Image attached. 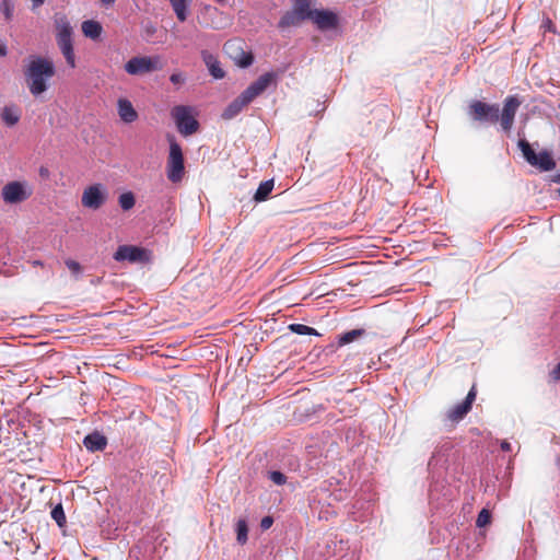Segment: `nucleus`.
<instances>
[{
	"mask_svg": "<svg viewBox=\"0 0 560 560\" xmlns=\"http://www.w3.org/2000/svg\"><path fill=\"white\" fill-rule=\"evenodd\" d=\"M305 20H307V19L304 18L296 10L292 9L291 11L285 12L281 16L278 26L280 28H287V27H290V26H296V25H299L301 22H303Z\"/></svg>",
	"mask_w": 560,
	"mask_h": 560,
	"instance_id": "a211bd4d",
	"label": "nucleus"
},
{
	"mask_svg": "<svg viewBox=\"0 0 560 560\" xmlns=\"http://www.w3.org/2000/svg\"><path fill=\"white\" fill-rule=\"evenodd\" d=\"M201 57H202V60H203V62L206 63L207 67H210L211 63L213 65L218 60L217 57L213 56L208 50H202L201 51Z\"/></svg>",
	"mask_w": 560,
	"mask_h": 560,
	"instance_id": "e433bc0d",
	"label": "nucleus"
},
{
	"mask_svg": "<svg viewBox=\"0 0 560 560\" xmlns=\"http://www.w3.org/2000/svg\"><path fill=\"white\" fill-rule=\"evenodd\" d=\"M199 23L211 30H223L231 24L229 16H225L222 11L210 4H205L201 8Z\"/></svg>",
	"mask_w": 560,
	"mask_h": 560,
	"instance_id": "0eeeda50",
	"label": "nucleus"
},
{
	"mask_svg": "<svg viewBox=\"0 0 560 560\" xmlns=\"http://www.w3.org/2000/svg\"><path fill=\"white\" fill-rule=\"evenodd\" d=\"M66 266L74 275H78V273L81 272V265L78 261L73 260V259H67L66 260Z\"/></svg>",
	"mask_w": 560,
	"mask_h": 560,
	"instance_id": "4c0bfd02",
	"label": "nucleus"
},
{
	"mask_svg": "<svg viewBox=\"0 0 560 560\" xmlns=\"http://www.w3.org/2000/svg\"><path fill=\"white\" fill-rule=\"evenodd\" d=\"M518 147L522 150V153L526 161L532 165L536 163V153L532 149L530 144L526 140H520Z\"/></svg>",
	"mask_w": 560,
	"mask_h": 560,
	"instance_id": "cd10ccee",
	"label": "nucleus"
},
{
	"mask_svg": "<svg viewBox=\"0 0 560 560\" xmlns=\"http://www.w3.org/2000/svg\"><path fill=\"white\" fill-rule=\"evenodd\" d=\"M501 450L503 452H510L512 450V446H511V444L508 441H502L501 442Z\"/></svg>",
	"mask_w": 560,
	"mask_h": 560,
	"instance_id": "c03bdc74",
	"label": "nucleus"
},
{
	"mask_svg": "<svg viewBox=\"0 0 560 560\" xmlns=\"http://www.w3.org/2000/svg\"><path fill=\"white\" fill-rule=\"evenodd\" d=\"M0 56H1V57L7 56V46H5V44H4V43H2L1 40H0Z\"/></svg>",
	"mask_w": 560,
	"mask_h": 560,
	"instance_id": "49530a36",
	"label": "nucleus"
},
{
	"mask_svg": "<svg viewBox=\"0 0 560 560\" xmlns=\"http://www.w3.org/2000/svg\"><path fill=\"white\" fill-rule=\"evenodd\" d=\"M312 0H293V9L301 13L307 20L314 13V10L311 9Z\"/></svg>",
	"mask_w": 560,
	"mask_h": 560,
	"instance_id": "393cba45",
	"label": "nucleus"
},
{
	"mask_svg": "<svg viewBox=\"0 0 560 560\" xmlns=\"http://www.w3.org/2000/svg\"><path fill=\"white\" fill-rule=\"evenodd\" d=\"M161 56H137L125 63V71L130 75H143L164 68Z\"/></svg>",
	"mask_w": 560,
	"mask_h": 560,
	"instance_id": "7ed1b4c3",
	"label": "nucleus"
},
{
	"mask_svg": "<svg viewBox=\"0 0 560 560\" xmlns=\"http://www.w3.org/2000/svg\"><path fill=\"white\" fill-rule=\"evenodd\" d=\"M470 411V408L466 406L464 402H459L456 406H454L452 409L447 412V419L452 422H458L462 420L468 412Z\"/></svg>",
	"mask_w": 560,
	"mask_h": 560,
	"instance_id": "b1692460",
	"label": "nucleus"
},
{
	"mask_svg": "<svg viewBox=\"0 0 560 560\" xmlns=\"http://www.w3.org/2000/svg\"><path fill=\"white\" fill-rule=\"evenodd\" d=\"M32 265L43 267V262L40 260H34L32 261Z\"/></svg>",
	"mask_w": 560,
	"mask_h": 560,
	"instance_id": "09e8293b",
	"label": "nucleus"
},
{
	"mask_svg": "<svg viewBox=\"0 0 560 560\" xmlns=\"http://www.w3.org/2000/svg\"><path fill=\"white\" fill-rule=\"evenodd\" d=\"M476 396H477V390H476V386L474 385L470 388V390L468 392V394L463 402L471 409V406L476 399Z\"/></svg>",
	"mask_w": 560,
	"mask_h": 560,
	"instance_id": "f704fd0d",
	"label": "nucleus"
},
{
	"mask_svg": "<svg viewBox=\"0 0 560 560\" xmlns=\"http://www.w3.org/2000/svg\"><path fill=\"white\" fill-rule=\"evenodd\" d=\"M55 25L57 28V44L67 60V63L71 67H75V56L72 45V26L70 25L66 15L55 18Z\"/></svg>",
	"mask_w": 560,
	"mask_h": 560,
	"instance_id": "f03ea898",
	"label": "nucleus"
},
{
	"mask_svg": "<svg viewBox=\"0 0 560 560\" xmlns=\"http://www.w3.org/2000/svg\"><path fill=\"white\" fill-rule=\"evenodd\" d=\"M559 108H560V104H559Z\"/></svg>",
	"mask_w": 560,
	"mask_h": 560,
	"instance_id": "603ef678",
	"label": "nucleus"
},
{
	"mask_svg": "<svg viewBox=\"0 0 560 560\" xmlns=\"http://www.w3.org/2000/svg\"><path fill=\"white\" fill-rule=\"evenodd\" d=\"M170 81L175 85H179L185 82V77L180 72H175L171 74Z\"/></svg>",
	"mask_w": 560,
	"mask_h": 560,
	"instance_id": "58836bf2",
	"label": "nucleus"
},
{
	"mask_svg": "<svg viewBox=\"0 0 560 560\" xmlns=\"http://www.w3.org/2000/svg\"><path fill=\"white\" fill-rule=\"evenodd\" d=\"M272 189H273V179H269V180H265V182L260 183L255 195H254V200L257 202L267 200V198L269 197Z\"/></svg>",
	"mask_w": 560,
	"mask_h": 560,
	"instance_id": "5701e85b",
	"label": "nucleus"
},
{
	"mask_svg": "<svg viewBox=\"0 0 560 560\" xmlns=\"http://www.w3.org/2000/svg\"><path fill=\"white\" fill-rule=\"evenodd\" d=\"M269 477L276 485L279 486L283 485L287 479L285 476L280 471H271Z\"/></svg>",
	"mask_w": 560,
	"mask_h": 560,
	"instance_id": "c9c22d12",
	"label": "nucleus"
},
{
	"mask_svg": "<svg viewBox=\"0 0 560 560\" xmlns=\"http://www.w3.org/2000/svg\"><path fill=\"white\" fill-rule=\"evenodd\" d=\"M83 445L91 452L103 451L107 445V439L98 432H93L84 438Z\"/></svg>",
	"mask_w": 560,
	"mask_h": 560,
	"instance_id": "f3484780",
	"label": "nucleus"
},
{
	"mask_svg": "<svg viewBox=\"0 0 560 560\" xmlns=\"http://www.w3.org/2000/svg\"><path fill=\"white\" fill-rule=\"evenodd\" d=\"M191 107L185 105L174 106L171 116L174 119L177 130L184 137L198 131L199 122L191 114Z\"/></svg>",
	"mask_w": 560,
	"mask_h": 560,
	"instance_id": "20e7f679",
	"label": "nucleus"
},
{
	"mask_svg": "<svg viewBox=\"0 0 560 560\" xmlns=\"http://www.w3.org/2000/svg\"><path fill=\"white\" fill-rule=\"evenodd\" d=\"M102 25L93 20H88L82 23V32L86 37L96 39L102 34Z\"/></svg>",
	"mask_w": 560,
	"mask_h": 560,
	"instance_id": "412c9836",
	"label": "nucleus"
},
{
	"mask_svg": "<svg viewBox=\"0 0 560 560\" xmlns=\"http://www.w3.org/2000/svg\"><path fill=\"white\" fill-rule=\"evenodd\" d=\"M217 1H218V2H221V3L225 2V0H217Z\"/></svg>",
	"mask_w": 560,
	"mask_h": 560,
	"instance_id": "3c124183",
	"label": "nucleus"
},
{
	"mask_svg": "<svg viewBox=\"0 0 560 560\" xmlns=\"http://www.w3.org/2000/svg\"><path fill=\"white\" fill-rule=\"evenodd\" d=\"M521 104V100L515 95H510L504 100L502 112L499 114V121L505 133L511 132L516 112Z\"/></svg>",
	"mask_w": 560,
	"mask_h": 560,
	"instance_id": "9d476101",
	"label": "nucleus"
},
{
	"mask_svg": "<svg viewBox=\"0 0 560 560\" xmlns=\"http://www.w3.org/2000/svg\"><path fill=\"white\" fill-rule=\"evenodd\" d=\"M248 526L245 520H238L236 523V540L244 545L247 541Z\"/></svg>",
	"mask_w": 560,
	"mask_h": 560,
	"instance_id": "c85d7f7f",
	"label": "nucleus"
},
{
	"mask_svg": "<svg viewBox=\"0 0 560 560\" xmlns=\"http://www.w3.org/2000/svg\"><path fill=\"white\" fill-rule=\"evenodd\" d=\"M0 116L7 126L12 127L20 121L21 113L16 106L10 105L3 107Z\"/></svg>",
	"mask_w": 560,
	"mask_h": 560,
	"instance_id": "6ab92c4d",
	"label": "nucleus"
},
{
	"mask_svg": "<svg viewBox=\"0 0 560 560\" xmlns=\"http://www.w3.org/2000/svg\"><path fill=\"white\" fill-rule=\"evenodd\" d=\"M533 166L539 167L541 171H552L556 167V162L551 154L547 151H542L536 155V163Z\"/></svg>",
	"mask_w": 560,
	"mask_h": 560,
	"instance_id": "aec40b11",
	"label": "nucleus"
},
{
	"mask_svg": "<svg viewBox=\"0 0 560 560\" xmlns=\"http://www.w3.org/2000/svg\"><path fill=\"white\" fill-rule=\"evenodd\" d=\"M118 203L124 211L132 209L136 205L135 195L131 191L121 194L118 197Z\"/></svg>",
	"mask_w": 560,
	"mask_h": 560,
	"instance_id": "bb28decb",
	"label": "nucleus"
},
{
	"mask_svg": "<svg viewBox=\"0 0 560 560\" xmlns=\"http://www.w3.org/2000/svg\"><path fill=\"white\" fill-rule=\"evenodd\" d=\"M276 79V73L266 72L243 91V93L252 103L257 96L261 95L271 83H275Z\"/></svg>",
	"mask_w": 560,
	"mask_h": 560,
	"instance_id": "f8f14e48",
	"label": "nucleus"
},
{
	"mask_svg": "<svg viewBox=\"0 0 560 560\" xmlns=\"http://www.w3.org/2000/svg\"><path fill=\"white\" fill-rule=\"evenodd\" d=\"M250 102L245 96V94L242 92V94L236 97L232 103L229 104V106L224 109L222 113L223 119H232L235 116H237Z\"/></svg>",
	"mask_w": 560,
	"mask_h": 560,
	"instance_id": "2eb2a0df",
	"label": "nucleus"
},
{
	"mask_svg": "<svg viewBox=\"0 0 560 560\" xmlns=\"http://www.w3.org/2000/svg\"><path fill=\"white\" fill-rule=\"evenodd\" d=\"M51 517L54 521H56V523L60 527H62L66 524V515H65L61 504H59L52 509Z\"/></svg>",
	"mask_w": 560,
	"mask_h": 560,
	"instance_id": "7c9ffc66",
	"label": "nucleus"
},
{
	"mask_svg": "<svg viewBox=\"0 0 560 560\" xmlns=\"http://www.w3.org/2000/svg\"><path fill=\"white\" fill-rule=\"evenodd\" d=\"M308 20H312L320 31L334 30L338 26L337 14L329 10H314Z\"/></svg>",
	"mask_w": 560,
	"mask_h": 560,
	"instance_id": "4468645a",
	"label": "nucleus"
},
{
	"mask_svg": "<svg viewBox=\"0 0 560 560\" xmlns=\"http://www.w3.org/2000/svg\"><path fill=\"white\" fill-rule=\"evenodd\" d=\"M185 173L184 155L180 145L174 140H170V153L167 158L166 174L172 183L182 180Z\"/></svg>",
	"mask_w": 560,
	"mask_h": 560,
	"instance_id": "39448f33",
	"label": "nucleus"
},
{
	"mask_svg": "<svg viewBox=\"0 0 560 560\" xmlns=\"http://www.w3.org/2000/svg\"><path fill=\"white\" fill-rule=\"evenodd\" d=\"M178 21L185 22L188 18V0H168Z\"/></svg>",
	"mask_w": 560,
	"mask_h": 560,
	"instance_id": "4be33fe9",
	"label": "nucleus"
},
{
	"mask_svg": "<svg viewBox=\"0 0 560 560\" xmlns=\"http://www.w3.org/2000/svg\"><path fill=\"white\" fill-rule=\"evenodd\" d=\"M542 26H544L546 30H548V31H552V32H553V30H552L553 24H552V22H551V20H550V19H547L546 21H544Z\"/></svg>",
	"mask_w": 560,
	"mask_h": 560,
	"instance_id": "a18cd8bd",
	"label": "nucleus"
},
{
	"mask_svg": "<svg viewBox=\"0 0 560 560\" xmlns=\"http://www.w3.org/2000/svg\"><path fill=\"white\" fill-rule=\"evenodd\" d=\"M116 261L142 262L149 260L147 249L133 245H120L114 254Z\"/></svg>",
	"mask_w": 560,
	"mask_h": 560,
	"instance_id": "9b49d317",
	"label": "nucleus"
},
{
	"mask_svg": "<svg viewBox=\"0 0 560 560\" xmlns=\"http://www.w3.org/2000/svg\"><path fill=\"white\" fill-rule=\"evenodd\" d=\"M49 175H50V173H49V170H48L47 167L42 166V167L39 168V176H40V177H43V178H48V177H49Z\"/></svg>",
	"mask_w": 560,
	"mask_h": 560,
	"instance_id": "79ce46f5",
	"label": "nucleus"
},
{
	"mask_svg": "<svg viewBox=\"0 0 560 560\" xmlns=\"http://www.w3.org/2000/svg\"><path fill=\"white\" fill-rule=\"evenodd\" d=\"M491 523V513L487 509H482L476 520L477 527H486Z\"/></svg>",
	"mask_w": 560,
	"mask_h": 560,
	"instance_id": "2f4dec72",
	"label": "nucleus"
},
{
	"mask_svg": "<svg viewBox=\"0 0 560 560\" xmlns=\"http://www.w3.org/2000/svg\"><path fill=\"white\" fill-rule=\"evenodd\" d=\"M273 523V520L271 516H265L262 520H261V523H260V526L262 529H268L271 527Z\"/></svg>",
	"mask_w": 560,
	"mask_h": 560,
	"instance_id": "a19ab883",
	"label": "nucleus"
},
{
	"mask_svg": "<svg viewBox=\"0 0 560 560\" xmlns=\"http://www.w3.org/2000/svg\"><path fill=\"white\" fill-rule=\"evenodd\" d=\"M1 11L5 18V20L10 21L13 16L14 5L11 0H2L1 2Z\"/></svg>",
	"mask_w": 560,
	"mask_h": 560,
	"instance_id": "473e14b6",
	"label": "nucleus"
},
{
	"mask_svg": "<svg viewBox=\"0 0 560 560\" xmlns=\"http://www.w3.org/2000/svg\"><path fill=\"white\" fill-rule=\"evenodd\" d=\"M103 5L109 7L115 3L116 0H98Z\"/></svg>",
	"mask_w": 560,
	"mask_h": 560,
	"instance_id": "de8ad7c7",
	"label": "nucleus"
},
{
	"mask_svg": "<svg viewBox=\"0 0 560 560\" xmlns=\"http://www.w3.org/2000/svg\"><path fill=\"white\" fill-rule=\"evenodd\" d=\"M556 182H560V175H558L557 177V180ZM558 194L560 195V188L558 189Z\"/></svg>",
	"mask_w": 560,
	"mask_h": 560,
	"instance_id": "8fccbe9b",
	"label": "nucleus"
},
{
	"mask_svg": "<svg viewBox=\"0 0 560 560\" xmlns=\"http://www.w3.org/2000/svg\"><path fill=\"white\" fill-rule=\"evenodd\" d=\"M108 198V191L103 184H93L88 186L81 197V203L84 208L98 210Z\"/></svg>",
	"mask_w": 560,
	"mask_h": 560,
	"instance_id": "6e6552de",
	"label": "nucleus"
},
{
	"mask_svg": "<svg viewBox=\"0 0 560 560\" xmlns=\"http://www.w3.org/2000/svg\"><path fill=\"white\" fill-rule=\"evenodd\" d=\"M292 332L294 334H298V335H314V336H319V334L317 332V330L313 327H310L307 325H304V324H291L289 325L288 327Z\"/></svg>",
	"mask_w": 560,
	"mask_h": 560,
	"instance_id": "c756f323",
	"label": "nucleus"
},
{
	"mask_svg": "<svg viewBox=\"0 0 560 560\" xmlns=\"http://www.w3.org/2000/svg\"><path fill=\"white\" fill-rule=\"evenodd\" d=\"M468 115L475 121L495 124L499 121V105L472 101L468 106Z\"/></svg>",
	"mask_w": 560,
	"mask_h": 560,
	"instance_id": "423d86ee",
	"label": "nucleus"
},
{
	"mask_svg": "<svg viewBox=\"0 0 560 560\" xmlns=\"http://www.w3.org/2000/svg\"><path fill=\"white\" fill-rule=\"evenodd\" d=\"M54 62L48 58L31 57L24 69V77L30 93L39 96L48 90V81L55 75Z\"/></svg>",
	"mask_w": 560,
	"mask_h": 560,
	"instance_id": "f257e3e1",
	"label": "nucleus"
},
{
	"mask_svg": "<svg viewBox=\"0 0 560 560\" xmlns=\"http://www.w3.org/2000/svg\"><path fill=\"white\" fill-rule=\"evenodd\" d=\"M46 0H31L32 2V9L35 10L39 7H42L45 3Z\"/></svg>",
	"mask_w": 560,
	"mask_h": 560,
	"instance_id": "37998d69",
	"label": "nucleus"
},
{
	"mask_svg": "<svg viewBox=\"0 0 560 560\" xmlns=\"http://www.w3.org/2000/svg\"><path fill=\"white\" fill-rule=\"evenodd\" d=\"M363 334H364L363 329H353V330L347 331L338 337V346L342 347L345 345H348V343L357 340Z\"/></svg>",
	"mask_w": 560,
	"mask_h": 560,
	"instance_id": "a878e982",
	"label": "nucleus"
},
{
	"mask_svg": "<svg viewBox=\"0 0 560 560\" xmlns=\"http://www.w3.org/2000/svg\"><path fill=\"white\" fill-rule=\"evenodd\" d=\"M32 194L26 183L13 180L3 186L1 197L5 203L14 205L27 200Z\"/></svg>",
	"mask_w": 560,
	"mask_h": 560,
	"instance_id": "1a4fd4ad",
	"label": "nucleus"
},
{
	"mask_svg": "<svg viewBox=\"0 0 560 560\" xmlns=\"http://www.w3.org/2000/svg\"><path fill=\"white\" fill-rule=\"evenodd\" d=\"M208 69L213 78H215V79L224 78V71L220 67L219 60H217L215 63H213V65L211 63V66L208 67Z\"/></svg>",
	"mask_w": 560,
	"mask_h": 560,
	"instance_id": "72a5a7b5",
	"label": "nucleus"
},
{
	"mask_svg": "<svg viewBox=\"0 0 560 560\" xmlns=\"http://www.w3.org/2000/svg\"><path fill=\"white\" fill-rule=\"evenodd\" d=\"M118 115L120 119L127 124L133 122L138 118V113L133 108L131 102L127 98H119L118 103Z\"/></svg>",
	"mask_w": 560,
	"mask_h": 560,
	"instance_id": "dca6fc26",
	"label": "nucleus"
},
{
	"mask_svg": "<svg viewBox=\"0 0 560 560\" xmlns=\"http://www.w3.org/2000/svg\"><path fill=\"white\" fill-rule=\"evenodd\" d=\"M549 376L553 382L560 381V362L550 371Z\"/></svg>",
	"mask_w": 560,
	"mask_h": 560,
	"instance_id": "ea45409f",
	"label": "nucleus"
},
{
	"mask_svg": "<svg viewBox=\"0 0 560 560\" xmlns=\"http://www.w3.org/2000/svg\"><path fill=\"white\" fill-rule=\"evenodd\" d=\"M225 51L235 60L236 65L246 68L253 63V55L242 50L241 42L237 39L229 40L224 45Z\"/></svg>",
	"mask_w": 560,
	"mask_h": 560,
	"instance_id": "ddd939ff",
	"label": "nucleus"
}]
</instances>
